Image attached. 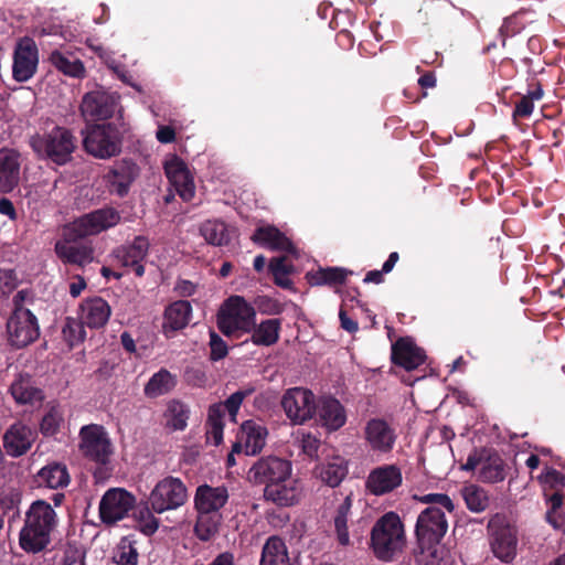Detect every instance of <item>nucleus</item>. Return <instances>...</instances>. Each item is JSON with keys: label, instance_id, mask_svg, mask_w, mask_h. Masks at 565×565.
I'll use <instances>...</instances> for the list:
<instances>
[{"label": "nucleus", "instance_id": "48", "mask_svg": "<svg viewBox=\"0 0 565 565\" xmlns=\"http://www.w3.org/2000/svg\"><path fill=\"white\" fill-rule=\"evenodd\" d=\"M348 277V270L340 267H328L317 270L312 277L315 285H341Z\"/></svg>", "mask_w": 565, "mask_h": 565}, {"label": "nucleus", "instance_id": "17", "mask_svg": "<svg viewBox=\"0 0 565 565\" xmlns=\"http://www.w3.org/2000/svg\"><path fill=\"white\" fill-rule=\"evenodd\" d=\"M35 72V42L29 36L21 39L14 50L12 74L18 82H24Z\"/></svg>", "mask_w": 565, "mask_h": 565}, {"label": "nucleus", "instance_id": "57", "mask_svg": "<svg viewBox=\"0 0 565 565\" xmlns=\"http://www.w3.org/2000/svg\"><path fill=\"white\" fill-rule=\"evenodd\" d=\"M300 447L306 455L313 458L318 455L320 440L311 434H302L300 439Z\"/></svg>", "mask_w": 565, "mask_h": 565}, {"label": "nucleus", "instance_id": "58", "mask_svg": "<svg viewBox=\"0 0 565 565\" xmlns=\"http://www.w3.org/2000/svg\"><path fill=\"white\" fill-rule=\"evenodd\" d=\"M280 263H281L280 260H270L269 262V270L274 276L275 282L280 287L287 288L291 285V281L288 278L289 274H286V271H284L282 269H281V271H279Z\"/></svg>", "mask_w": 565, "mask_h": 565}, {"label": "nucleus", "instance_id": "51", "mask_svg": "<svg viewBox=\"0 0 565 565\" xmlns=\"http://www.w3.org/2000/svg\"><path fill=\"white\" fill-rule=\"evenodd\" d=\"M63 422V415L57 406H47L41 419L40 430L45 436L55 435Z\"/></svg>", "mask_w": 565, "mask_h": 565}, {"label": "nucleus", "instance_id": "40", "mask_svg": "<svg viewBox=\"0 0 565 565\" xmlns=\"http://www.w3.org/2000/svg\"><path fill=\"white\" fill-rule=\"evenodd\" d=\"M12 397L18 404H32L35 399V380L21 374L10 386Z\"/></svg>", "mask_w": 565, "mask_h": 565}, {"label": "nucleus", "instance_id": "32", "mask_svg": "<svg viewBox=\"0 0 565 565\" xmlns=\"http://www.w3.org/2000/svg\"><path fill=\"white\" fill-rule=\"evenodd\" d=\"M281 322L279 319L271 318L262 321L252 327L250 340L255 345L270 347L279 340Z\"/></svg>", "mask_w": 565, "mask_h": 565}, {"label": "nucleus", "instance_id": "59", "mask_svg": "<svg viewBox=\"0 0 565 565\" xmlns=\"http://www.w3.org/2000/svg\"><path fill=\"white\" fill-rule=\"evenodd\" d=\"M533 102L526 96H523L522 99L515 106L513 117H527L533 113Z\"/></svg>", "mask_w": 565, "mask_h": 565}, {"label": "nucleus", "instance_id": "34", "mask_svg": "<svg viewBox=\"0 0 565 565\" xmlns=\"http://www.w3.org/2000/svg\"><path fill=\"white\" fill-rule=\"evenodd\" d=\"M260 565H291L285 542L277 537H269L262 553Z\"/></svg>", "mask_w": 565, "mask_h": 565}, {"label": "nucleus", "instance_id": "21", "mask_svg": "<svg viewBox=\"0 0 565 565\" xmlns=\"http://www.w3.org/2000/svg\"><path fill=\"white\" fill-rule=\"evenodd\" d=\"M149 243L145 237H136L131 245L122 246L115 252V258L124 267H131L137 276L145 273L142 260L146 258Z\"/></svg>", "mask_w": 565, "mask_h": 565}, {"label": "nucleus", "instance_id": "54", "mask_svg": "<svg viewBox=\"0 0 565 565\" xmlns=\"http://www.w3.org/2000/svg\"><path fill=\"white\" fill-rule=\"evenodd\" d=\"M413 499L420 503L429 504L430 507L444 508L450 513L455 510L452 500L444 493H428L425 495L414 494Z\"/></svg>", "mask_w": 565, "mask_h": 565}, {"label": "nucleus", "instance_id": "24", "mask_svg": "<svg viewBox=\"0 0 565 565\" xmlns=\"http://www.w3.org/2000/svg\"><path fill=\"white\" fill-rule=\"evenodd\" d=\"M252 241L271 250L296 253L295 246L290 239L277 227L271 225L257 227L252 235Z\"/></svg>", "mask_w": 565, "mask_h": 565}, {"label": "nucleus", "instance_id": "22", "mask_svg": "<svg viewBox=\"0 0 565 565\" xmlns=\"http://www.w3.org/2000/svg\"><path fill=\"white\" fill-rule=\"evenodd\" d=\"M267 429L253 420L243 423L239 435V443L234 445V450L237 451L244 446L246 455L258 454L266 444Z\"/></svg>", "mask_w": 565, "mask_h": 565}, {"label": "nucleus", "instance_id": "29", "mask_svg": "<svg viewBox=\"0 0 565 565\" xmlns=\"http://www.w3.org/2000/svg\"><path fill=\"white\" fill-rule=\"evenodd\" d=\"M348 473V466L341 456H332L315 469V475L326 484L337 487Z\"/></svg>", "mask_w": 565, "mask_h": 565}, {"label": "nucleus", "instance_id": "52", "mask_svg": "<svg viewBox=\"0 0 565 565\" xmlns=\"http://www.w3.org/2000/svg\"><path fill=\"white\" fill-rule=\"evenodd\" d=\"M62 334L68 345L74 347L85 338L83 323L75 318H66L62 328Z\"/></svg>", "mask_w": 565, "mask_h": 565}, {"label": "nucleus", "instance_id": "42", "mask_svg": "<svg viewBox=\"0 0 565 565\" xmlns=\"http://www.w3.org/2000/svg\"><path fill=\"white\" fill-rule=\"evenodd\" d=\"M419 565H449L450 555L445 546L435 544L420 545V553L417 557Z\"/></svg>", "mask_w": 565, "mask_h": 565}, {"label": "nucleus", "instance_id": "62", "mask_svg": "<svg viewBox=\"0 0 565 565\" xmlns=\"http://www.w3.org/2000/svg\"><path fill=\"white\" fill-rule=\"evenodd\" d=\"M64 565H85L84 555L77 550H70L65 553Z\"/></svg>", "mask_w": 565, "mask_h": 565}, {"label": "nucleus", "instance_id": "10", "mask_svg": "<svg viewBox=\"0 0 565 565\" xmlns=\"http://www.w3.org/2000/svg\"><path fill=\"white\" fill-rule=\"evenodd\" d=\"M448 529L445 512L438 507H428L417 518L415 533L420 545L439 543Z\"/></svg>", "mask_w": 565, "mask_h": 565}, {"label": "nucleus", "instance_id": "27", "mask_svg": "<svg viewBox=\"0 0 565 565\" xmlns=\"http://www.w3.org/2000/svg\"><path fill=\"white\" fill-rule=\"evenodd\" d=\"M316 408L321 425L330 431L338 430L347 422L344 407L333 397H323Z\"/></svg>", "mask_w": 565, "mask_h": 565}, {"label": "nucleus", "instance_id": "2", "mask_svg": "<svg viewBox=\"0 0 565 565\" xmlns=\"http://www.w3.org/2000/svg\"><path fill=\"white\" fill-rule=\"evenodd\" d=\"M14 310L7 322L10 343L20 349L33 342L35 316L29 306L33 305V291L23 289L13 298Z\"/></svg>", "mask_w": 565, "mask_h": 565}, {"label": "nucleus", "instance_id": "23", "mask_svg": "<svg viewBox=\"0 0 565 565\" xmlns=\"http://www.w3.org/2000/svg\"><path fill=\"white\" fill-rule=\"evenodd\" d=\"M228 492L224 487L200 486L194 497L195 508L199 513H214L227 502Z\"/></svg>", "mask_w": 565, "mask_h": 565}, {"label": "nucleus", "instance_id": "56", "mask_svg": "<svg viewBox=\"0 0 565 565\" xmlns=\"http://www.w3.org/2000/svg\"><path fill=\"white\" fill-rule=\"evenodd\" d=\"M18 278L13 269H0V295L7 296L15 289Z\"/></svg>", "mask_w": 565, "mask_h": 565}, {"label": "nucleus", "instance_id": "38", "mask_svg": "<svg viewBox=\"0 0 565 565\" xmlns=\"http://www.w3.org/2000/svg\"><path fill=\"white\" fill-rule=\"evenodd\" d=\"M107 181L113 192L124 196L127 194L131 182L135 179V169L132 166L121 163L118 167L111 169L107 174Z\"/></svg>", "mask_w": 565, "mask_h": 565}, {"label": "nucleus", "instance_id": "64", "mask_svg": "<svg viewBox=\"0 0 565 565\" xmlns=\"http://www.w3.org/2000/svg\"><path fill=\"white\" fill-rule=\"evenodd\" d=\"M86 288V281L82 276H75L73 281L70 284V294L72 297H78L82 291Z\"/></svg>", "mask_w": 565, "mask_h": 565}, {"label": "nucleus", "instance_id": "53", "mask_svg": "<svg viewBox=\"0 0 565 565\" xmlns=\"http://www.w3.org/2000/svg\"><path fill=\"white\" fill-rule=\"evenodd\" d=\"M253 393V388L241 390L233 393L224 403L214 404L213 406H223V414L228 412L233 422H236L237 412L243 401Z\"/></svg>", "mask_w": 565, "mask_h": 565}, {"label": "nucleus", "instance_id": "4", "mask_svg": "<svg viewBox=\"0 0 565 565\" xmlns=\"http://www.w3.org/2000/svg\"><path fill=\"white\" fill-rule=\"evenodd\" d=\"M121 134L115 125H94L84 134V149L98 159L116 157L121 151Z\"/></svg>", "mask_w": 565, "mask_h": 565}, {"label": "nucleus", "instance_id": "18", "mask_svg": "<svg viewBox=\"0 0 565 565\" xmlns=\"http://www.w3.org/2000/svg\"><path fill=\"white\" fill-rule=\"evenodd\" d=\"M75 147L74 137L68 130L61 127H54L45 140V153L57 164L66 163Z\"/></svg>", "mask_w": 565, "mask_h": 565}, {"label": "nucleus", "instance_id": "44", "mask_svg": "<svg viewBox=\"0 0 565 565\" xmlns=\"http://www.w3.org/2000/svg\"><path fill=\"white\" fill-rule=\"evenodd\" d=\"M138 551L135 542L129 537H122L117 544L111 561L108 565H137Z\"/></svg>", "mask_w": 565, "mask_h": 565}, {"label": "nucleus", "instance_id": "47", "mask_svg": "<svg viewBox=\"0 0 565 565\" xmlns=\"http://www.w3.org/2000/svg\"><path fill=\"white\" fill-rule=\"evenodd\" d=\"M351 510V499L347 497L343 502L338 507L334 516V527L340 544L348 545L350 543L348 532V515Z\"/></svg>", "mask_w": 565, "mask_h": 565}, {"label": "nucleus", "instance_id": "28", "mask_svg": "<svg viewBox=\"0 0 565 565\" xmlns=\"http://www.w3.org/2000/svg\"><path fill=\"white\" fill-rule=\"evenodd\" d=\"M264 497L266 500L274 502L280 507H289L295 504L299 498L297 481L290 477L285 481L268 484L265 487Z\"/></svg>", "mask_w": 565, "mask_h": 565}, {"label": "nucleus", "instance_id": "14", "mask_svg": "<svg viewBox=\"0 0 565 565\" xmlns=\"http://www.w3.org/2000/svg\"><path fill=\"white\" fill-rule=\"evenodd\" d=\"M166 175L180 198L191 201L195 194V184L186 164L177 156H170L164 162Z\"/></svg>", "mask_w": 565, "mask_h": 565}, {"label": "nucleus", "instance_id": "33", "mask_svg": "<svg viewBox=\"0 0 565 565\" xmlns=\"http://www.w3.org/2000/svg\"><path fill=\"white\" fill-rule=\"evenodd\" d=\"M191 312L192 308L188 301L179 300L170 305L164 313V331H178L186 327L190 322Z\"/></svg>", "mask_w": 565, "mask_h": 565}, {"label": "nucleus", "instance_id": "16", "mask_svg": "<svg viewBox=\"0 0 565 565\" xmlns=\"http://www.w3.org/2000/svg\"><path fill=\"white\" fill-rule=\"evenodd\" d=\"M60 541L54 509L43 500H38V552L53 547Z\"/></svg>", "mask_w": 565, "mask_h": 565}, {"label": "nucleus", "instance_id": "15", "mask_svg": "<svg viewBox=\"0 0 565 565\" xmlns=\"http://www.w3.org/2000/svg\"><path fill=\"white\" fill-rule=\"evenodd\" d=\"M491 530V547L493 554L503 562H510L516 554V532L498 520H491L489 523Z\"/></svg>", "mask_w": 565, "mask_h": 565}, {"label": "nucleus", "instance_id": "35", "mask_svg": "<svg viewBox=\"0 0 565 565\" xmlns=\"http://www.w3.org/2000/svg\"><path fill=\"white\" fill-rule=\"evenodd\" d=\"M40 478V486L44 484L50 489H60L68 486L70 475L65 465L60 462H53L43 467L38 471Z\"/></svg>", "mask_w": 565, "mask_h": 565}, {"label": "nucleus", "instance_id": "13", "mask_svg": "<svg viewBox=\"0 0 565 565\" xmlns=\"http://www.w3.org/2000/svg\"><path fill=\"white\" fill-rule=\"evenodd\" d=\"M403 482L402 470L396 465H383L369 473L365 487L374 495H383L397 489Z\"/></svg>", "mask_w": 565, "mask_h": 565}, {"label": "nucleus", "instance_id": "55", "mask_svg": "<svg viewBox=\"0 0 565 565\" xmlns=\"http://www.w3.org/2000/svg\"><path fill=\"white\" fill-rule=\"evenodd\" d=\"M210 359L218 361L224 359L228 353L226 342L214 331L210 332Z\"/></svg>", "mask_w": 565, "mask_h": 565}, {"label": "nucleus", "instance_id": "36", "mask_svg": "<svg viewBox=\"0 0 565 565\" xmlns=\"http://www.w3.org/2000/svg\"><path fill=\"white\" fill-rule=\"evenodd\" d=\"M190 415L189 407L178 399H171L164 411L166 427L172 431L184 430Z\"/></svg>", "mask_w": 565, "mask_h": 565}, {"label": "nucleus", "instance_id": "49", "mask_svg": "<svg viewBox=\"0 0 565 565\" xmlns=\"http://www.w3.org/2000/svg\"><path fill=\"white\" fill-rule=\"evenodd\" d=\"M218 524V515L212 513H200L195 524V533L200 540L209 541L216 534Z\"/></svg>", "mask_w": 565, "mask_h": 565}, {"label": "nucleus", "instance_id": "6", "mask_svg": "<svg viewBox=\"0 0 565 565\" xmlns=\"http://www.w3.org/2000/svg\"><path fill=\"white\" fill-rule=\"evenodd\" d=\"M119 222L120 214L116 210L99 209L70 223L66 227V235L72 239L83 238L106 231Z\"/></svg>", "mask_w": 565, "mask_h": 565}, {"label": "nucleus", "instance_id": "11", "mask_svg": "<svg viewBox=\"0 0 565 565\" xmlns=\"http://www.w3.org/2000/svg\"><path fill=\"white\" fill-rule=\"evenodd\" d=\"M291 475L288 460L269 456L258 459L248 470V480L255 484H273L285 481Z\"/></svg>", "mask_w": 565, "mask_h": 565}, {"label": "nucleus", "instance_id": "26", "mask_svg": "<svg viewBox=\"0 0 565 565\" xmlns=\"http://www.w3.org/2000/svg\"><path fill=\"white\" fill-rule=\"evenodd\" d=\"M392 361L412 371L422 365L425 361L424 352L407 339H399L392 347Z\"/></svg>", "mask_w": 565, "mask_h": 565}, {"label": "nucleus", "instance_id": "46", "mask_svg": "<svg viewBox=\"0 0 565 565\" xmlns=\"http://www.w3.org/2000/svg\"><path fill=\"white\" fill-rule=\"evenodd\" d=\"M206 439L214 446L223 440V406H211L207 416Z\"/></svg>", "mask_w": 565, "mask_h": 565}, {"label": "nucleus", "instance_id": "12", "mask_svg": "<svg viewBox=\"0 0 565 565\" xmlns=\"http://www.w3.org/2000/svg\"><path fill=\"white\" fill-rule=\"evenodd\" d=\"M118 106V97L106 90L97 89L84 95L81 111L86 120H104L111 117Z\"/></svg>", "mask_w": 565, "mask_h": 565}, {"label": "nucleus", "instance_id": "37", "mask_svg": "<svg viewBox=\"0 0 565 565\" xmlns=\"http://www.w3.org/2000/svg\"><path fill=\"white\" fill-rule=\"evenodd\" d=\"M200 233L206 243L214 246L227 245L231 241V230L222 221H205L200 226Z\"/></svg>", "mask_w": 565, "mask_h": 565}, {"label": "nucleus", "instance_id": "60", "mask_svg": "<svg viewBox=\"0 0 565 565\" xmlns=\"http://www.w3.org/2000/svg\"><path fill=\"white\" fill-rule=\"evenodd\" d=\"M156 137L162 143H170L175 139V131L170 126H160L157 130Z\"/></svg>", "mask_w": 565, "mask_h": 565}, {"label": "nucleus", "instance_id": "50", "mask_svg": "<svg viewBox=\"0 0 565 565\" xmlns=\"http://www.w3.org/2000/svg\"><path fill=\"white\" fill-rule=\"evenodd\" d=\"M50 58L53 65L66 75L81 77L85 72L83 63L77 58L70 60L58 52L52 53Z\"/></svg>", "mask_w": 565, "mask_h": 565}, {"label": "nucleus", "instance_id": "19", "mask_svg": "<svg viewBox=\"0 0 565 565\" xmlns=\"http://www.w3.org/2000/svg\"><path fill=\"white\" fill-rule=\"evenodd\" d=\"M364 435L371 449L383 454L391 451L396 440L394 429L381 418L370 419L365 425Z\"/></svg>", "mask_w": 565, "mask_h": 565}, {"label": "nucleus", "instance_id": "63", "mask_svg": "<svg viewBox=\"0 0 565 565\" xmlns=\"http://www.w3.org/2000/svg\"><path fill=\"white\" fill-rule=\"evenodd\" d=\"M0 213L7 215L10 220L17 218L15 207L12 201L7 198L0 199Z\"/></svg>", "mask_w": 565, "mask_h": 565}, {"label": "nucleus", "instance_id": "39", "mask_svg": "<svg viewBox=\"0 0 565 565\" xmlns=\"http://www.w3.org/2000/svg\"><path fill=\"white\" fill-rule=\"evenodd\" d=\"M505 463L498 455L483 458L479 467V480L487 483H497L505 479Z\"/></svg>", "mask_w": 565, "mask_h": 565}, {"label": "nucleus", "instance_id": "31", "mask_svg": "<svg viewBox=\"0 0 565 565\" xmlns=\"http://www.w3.org/2000/svg\"><path fill=\"white\" fill-rule=\"evenodd\" d=\"M56 254L66 263L75 264L81 267L90 264L94 260V248L87 244H71L58 242L55 245Z\"/></svg>", "mask_w": 565, "mask_h": 565}, {"label": "nucleus", "instance_id": "43", "mask_svg": "<svg viewBox=\"0 0 565 565\" xmlns=\"http://www.w3.org/2000/svg\"><path fill=\"white\" fill-rule=\"evenodd\" d=\"M467 508L475 513L484 511L490 503L488 492L479 486L469 484L461 490Z\"/></svg>", "mask_w": 565, "mask_h": 565}, {"label": "nucleus", "instance_id": "8", "mask_svg": "<svg viewBox=\"0 0 565 565\" xmlns=\"http://www.w3.org/2000/svg\"><path fill=\"white\" fill-rule=\"evenodd\" d=\"M281 406L294 424L301 425L312 418L317 404L311 391L292 387L282 395Z\"/></svg>", "mask_w": 565, "mask_h": 565}, {"label": "nucleus", "instance_id": "5", "mask_svg": "<svg viewBox=\"0 0 565 565\" xmlns=\"http://www.w3.org/2000/svg\"><path fill=\"white\" fill-rule=\"evenodd\" d=\"M188 497V489L179 478L166 477L150 492L149 504L153 512L161 514L179 509Z\"/></svg>", "mask_w": 565, "mask_h": 565}, {"label": "nucleus", "instance_id": "30", "mask_svg": "<svg viewBox=\"0 0 565 565\" xmlns=\"http://www.w3.org/2000/svg\"><path fill=\"white\" fill-rule=\"evenodd\" d=\"M82 319L89 328L104 327L111 313L110 306L103 298L96 297L82 305Z\"/></svg>", "mask_w": 565, "mask_h": 565}, {"label": "nucleus", "instance_id": "1", "mask_svg": "<svg viewBox=\"0 0 565 565\" xmlns=\"http://www.w3.org/2000/svg\"><path fill=\"white\" fill-rule=\"evenodd\" d=\"M406 545L404 525L395 512H387L374 524L371 532V546L375 556L392 561Z\"/></svg>", "mask_w": 565, "mask_h": 565}, {"label": "nucleus", "instance_id": "3", "mask_svg": "<svg viewBox=\"0 0 565 565\" xmlns=\"http://www.w3.org/2000/svg\"><path fill=\"white\" fill-rule=\"evenodd\" d=\"M256 318L255 309L239 296L228 298L217 315V327L225 335L238 331L250 332Z\"/></svg>", "mask_w": 565, "mask_h": 565}, {"label": "nucleus", "instance_id": "61", "mask_svg": "<svg viewBox=\"0 0 565 565\" xmlns=\"http://www.w3.org/2000/svg\"><path fill=\"white\" fill-rule=\"evenodd\" d=\"M20 498L18 493H9L0 499V509L3 513L12 510L19 503Z\"/></svg>", "mask_w": 565, "mask_h": 565}, {"label": "nucleus", "instance_id": "7", "mask_svg": "<svg viewBox=\"0 0 565 565\" xmlns=\"http://www.w3.org/2000/svg\"><path fill=\"white\" fill-rule=\"evenodd\" d=\"M136 504V498L122 488H111L99 502V518L103 523L114 525L128 516Z\"/></svg>", "mask_w": 565, "mask_h": 565}, {"label": "nucleus", "instance_id": "20", "mask_svg": "<svg viewBox=\"0 0 565 565\" xmlns=\"http://www.w3.org/2000/svg\"><path fill=\"white\" fill-rule=\"evenodd\" d=\"M34 441L32 428L22 422L14 423L3 435V447L8 455H24Z\"/></svg>", "mask_w": 565, "mask_h": 565}, {"label": "nucleus", "instance_id": "9", "mask_svg": "<svg viewBox=\"0 0 565 565\" xmlns=\"http://www.w3.org/2000/svg\"><path fill=\"white\" fill-rule=\"evenodd\" d=\"M79 450L97 462L105 463L111 455V443L103 426L90 424L79 431Z\"/></svg>", "mask_w": 565, "mask_h": 565}, {"label": "nucleus", "instance_id": "41", "mask_svg": "<svg viewBox=\"0 0 565 565\" xmlns=\"http://www.w3.org/2000/svg\"><path fill=\"white\" fill-rule=\"evenodd\" d=\"M175 385L174 376L167 370H160L153 374L145 386V394L148 397H158L167 394Z\"/></svg>", "mask_w": 565, "mask_h": 565}, {"label": "nucleus", "instance_id": "45", "mask_svg": "<svg viewBox=\"0 0 565 565\" xmlns=\"http://www.w3.org/2000/svg\"><path fill=\"white\" fill-rule=\"evenodd\" d=\"M20 547L28 553H35V501L26 511L25 524L19 535Z\"/></svg>", "mask_w": 565, "mask_h": 565}, {"label": "nucleus", "instance_id": "25", "mask_svg": "<svg viewBox=\"0 0 565 565\" xmlns=\"http://www.w3.org/2000/svg\"><path fill=\"white\" fill-rule=\"evenodd\" d=\"M20 180L19 153L14 150L0 151V192L9 193Z\"/></svg>", "mask_w": 565, "mask_h": 565}]
</instances>
